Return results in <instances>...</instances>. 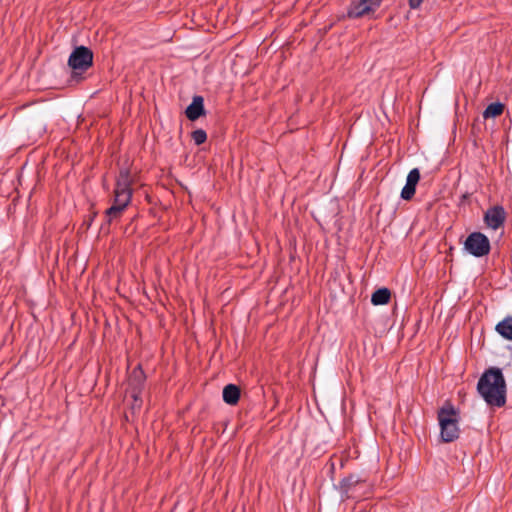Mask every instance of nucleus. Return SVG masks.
I'll use <instances>...</instances> for the list:
<instances>
[{
    "label": "nucleus",
    "mask_w": 512,
    "mask_h": 512,
    "mask_svg": "<svg viewBox=\"0 0 512 512\" xmlns=\"http://www.w3.org/2000/svg\"><path fill=\"white\" fill-rule=\"evenodd\" d=\"M477 391L489 406L503 407L507 386L502 370L498 367L486 369L478 380Z\"/></svg>",
    "instance_id": "f257e3e1"
},
{
    "label": "nucleus",
    "mask_w": 512,
    "mask_h": 512,
    "mask_svg": "<svg viewBox=\"0 0 512 512\" xmlns=\"http://www.w3.org/2000/svg\"><path fill=\"white\" fill-rule=\"evenodd\" d=\"M132 185L131 171L128 168L121 169L113 191V204L105 211V218L108 224L119 220L130 205L133 197Z\"/></svg>",
    "instance_id": "f03ea898"
},
{
    "label": "nucleus",
    "mask_w": 512,
    "mask_h": 512,
    "mask_svg": "<svg viewBox=\"0 0 512 512\" xmlns=\"http://www.w3.org/2000/svg\"><path fill=\"white\" fill-rule=\"evenodd\" d=\"M440 425V439L444 443H450L459 438L460 429L459 411L453 404L447 401L437 412Z\"/></svg>",
    "instance_id": "7ed1b4c3"
},
{
    "label": "nucleus",
    "mask_w": 512,
    "mask_h": 512,
    "mask_svg": "<svg viewBox=\"0 0 512 512\" xmlns=\"http://www.w3.org/2000/svg\"><path fill=\"white\" fill-rule=\"evenodd\" d=\"M464 249L474 257H483L491 250L490 241L483 233L473 232L464 242Z\"/></svg>",
    "instance_id": "20e7f679"
},
{
    "label": "nucleus",
    "mask_w": 512,
    "mask_h": 512,
    "mask_svg": "<svg viewBox=\"0 0 512 512\" xmlns=\"http://www.w3.org/2000/svg\"><path fill=\"white\" fill-rule=\"evenodd\" d=\"M68 65L74 70L85 72L93 65V52L86 46L76 47L69 56Z\"/></svg>",
    "instance_id": "39448f33"
},
{
    "label": "nucleus",
    "mask_w": 512,
    "mask_h": 512,
    "mask_svg": "<svg viewBox=\"0 0 512 512\" xmlns=\"http://www.w3.org/2000/svg\"><path fill=\"white\" fill-rule=\"evenodd\" d=\"M365 483V479H362L361 477L353 474L343 478L339 482L338 486V490L341 494L342 501H345L347 499L360 498L362 494H360L358 490L359 487L364 485Z\"/></svg>",
    "instance_id": "423d86ee"
},
{
    "label": "nucleus",
    "mask_w": 512,
    "mask_h": 512,
    "mask_svg": "<svg viewBox=\"0 0 512 512\" xmlns=\"http://www.w3.org/2000/svg\"><path fill=\"white\" fill-rule=\"evenodd\" d=\"M506 218L505 210L502 206H494L487 210L484 216L485 223L488 227L496 230L501 227Z\"/></svg>",
    "instance_id": "0eeeda50"
},
{
    "label": "nucleus",
    "mask_w": 512,
    "mask_h": 512,
    "mask_svg": "<svg viewBox=\"0 0 512 512\" xmlns=\"http://www.w3.org/2000/svg\"><path fill=\"white\" fill-rule=\"evenodd\" d=\"M185 115L190 121H196L200 117L206 115L204 98L201 95H195L192 98V102L187 106L185 110Z\"/></svg>",
    "instance_id": "6e6552de"
},
{
    "label": "nucleus",
    "mask_w": 512,
    "mask_h": 512,
    "mask_svg": "<svg viewBox=\"0 0 512 512\" xmlns=\"http://www.w3.org/2000/svg\"><path fill=\"white\" fill-rule=\"evenodd\" d=\"M420 180V171L418 168L412 169L406 179V184L401 191V198L404 200H411L416 192V186Z\"/></svg>",
    "instance_id": "1a4fd4ad"
},
{
    "label": "nucleus",
    "mask_w": 512,
    "mask_h": 512,
    "mask_svg": "<svg viewBox=\"0 0 512 512\" xmlns=\"http://www.w3.org/2000/svg\"><path fill=\"white\" fill-rule=\"evenodd\" d=\"M370 6H366L361 0L352 2L347 10L348 18H360L371 13Z\"/></svg>",
    "instance_id": "9d476101"
},
{
    "label": "nucleus",
    "mask_w": 512,
    "mask_h": 512,
    "mask_svg": "<svg viewBox=\"0 0 512 512\" xmlns=\"http://www.w3.org/2000/svg\"><path fill=\"white\" fill-rule=\"evenodd\" d=\"M240 388L235 384H227L223 388V400L229 405H236L240 399Z\"/></svg>",
    "instance_id": "9b49d317"
},
{
    "label": "nucleus",
    "mask_w": 512,
    "mask_h": 512,
    "mask_svg": "<svg viewBox=\"0 0 512 512\" xmlns=\"http://www.w3.org/2000/svg\"><path fill=\"white\" fill-rule=\"evenodd\" d=\"M495 330L504 339L512 341V316H507L500 321Z\"/></svg>",
    "instance_id": "f8f14e48"
},
{
    "label": "nucleus",
    "mask_w": 512,
    "mask_h": 512,
    "mask_svg": "<svg viewBox=\"0 0 512 512\" xmlns=\"http://www.w3.org/2000/svg\"><path fill=\"white\" fill-rule=\"evenodd\" d=\"M391 299V292L388 288L377 289L371 296V302L373 305H385L388 304Z\"/></svg>",
    "instance_id": "ddd939ff"
},
{
    "label": "nucleus",
    "mask_w": 512,
    "mask_h": 512,
    "mask_svg": "<svg viewBox=\"0 0 512 512\" xmlns=\"http://www.w3.org/2000/svg\"><path fill=\"white\" fill-rule=\"evenodd\" d=\"M504 108H505L504 104H502L500 102L491 103L484 110L483 117L485 119H487V118H494V117L500 116L503 113Z\"/></svg>",
    "instance_id": "4468645a"
},
{
    "label": "nucleus",
    "mask_w": 512,
    "mask_h": 512,
    "mask_svg": "<svg viewBox=\"0 0 512 512\" xmlns=\"http://www.w3.org/2000/svg\"><path fill=\"white\" fill-rule=\"evenodd\" d=\"M191 138L196 145H201L207 140V133L203 129H196L191 133Z\"/></svg>",
    "instance_id": "2eb2a0df"
},
{
    "label": "nucleus",
    "mask_w": 512,
    "mask_h": 512,
    "mask_svg": "<svg viewBox=\"0 0 512 512\" xmlns=\"http://www.w3.org/2000/svg\"><path fill=\"white\" fill-rule=\"evenodd\" d=\"M132 380L137 381L140 391L145 381V375L140 365L133 370Z\"/></svg>",
    "instance_id": "dca6fc26"
},
{
    "label": "nucleus",
    "mask_w": 512,
    "mask_h": 512,
    "mask_svg": "<svg viewBox=\"0 0 512 512\" xmlns=\"http://www.w3.org/2000/svg\"><path fill=\"white\" fill-rule=\"evenodd\" d=\"M366 6H370L371 11L375 12L382 3V0H361Z\"/></svg>",
    "instance_id": "f3484780"
},
{
    "label": "nucleus",
    "mask_w": 512,
    "mask_h": 512,
    "mask_svg": "<svg viewBox=\"0 0 512 512\" xmlns=\"http://www.w3.org/2000/svg\"><path fill=\"white\" fill-rule=\"evenodd\" d=\"M423 0H409V6L411 9H417L422 4Z\"/></svg>",
    "instance_id": "a211bd4d"
}]
</instances>
